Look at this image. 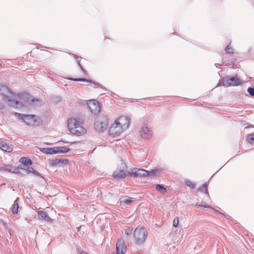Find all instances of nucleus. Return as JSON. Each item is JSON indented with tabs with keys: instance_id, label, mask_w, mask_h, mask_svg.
I'll use <instances>...</instances> for the list:
<instances>
[{
	"instance_id": "nucleus-1",
	"label": "nucleus",
	"mask_w": 254,
	"mask_h": 254,
	"mask_svg": "<svg viewBox=\"0 0 254 254\" xmlns=\"http://www.w3.org/2000/svg\"><path fill=\"white\" fill-rule=\"evenodd\" d=\"M0 94L2 95L3 100L7 102L9 106L16 109H20L23 106L20 102L11 99L8 96V94H10L14 97L16 94L7 86L0 85Z\"/></svg>"
},
{
	"instance_id": "nucleus-2",
	"label": "nucleus",
	"mask_w": 254,
	"mask_h": 254,
	"mask_svg": "<svg viewBox=\"0 0 254 254\" xmlns=\"http://www.w3.org/2000/svg\"><path fill=\"white\" fill-rule=\"evenodd\" d=\"M68 127L71 133L80 135L86 132V129L80 126L79 119L71 118L68 120Z\"/></svg>"
},
{
	"instance_id": "nucleus-3",
	"label": "nucleus",
	"mask_w": 254,
	"mask_h": 254,
	"mask_svg": "<svg viewBox=\"0 0 254 254\" xmlns=\"http://www.w3.org/2000/svg\"><path fill=\"white\" fill-rule=\"evenodd\" d=\"M133 236L136 244H143L147 236V230L144 227H137L134 231Z\"/></svg>"
},
{
	"instance_id": "nucleus-4",
	"label": "nucleus",
	"mask_w": 254,
	"mask_h": 254,
	"mask_svg": "<svg viewBox=\"0 0 254 254\" xmlns=\"http://www.w3.org/2000/svg\"><path fill=\"white\" fill-rule=\"evenodd\" d=\"M127 169V167L126 164L124 163L123 160H121V164L116 169V170L113 172V177L118 180L123 179L128 174Z\"/></svg>"
},
{
	"instance_id": "nucleus-5",
	"label": "nucleus",
	"mask_w": 254,
	"mask_h": 254,
	"mask_svg": "<svg viewBox=\"0 0 254 254\" xmlns=\"http://www.w3.org/2000/svg\"><path fill=\"white\" fill-rule=\"evenodd\" d=\"M241 83V81L235 76H225L221 79L217 86H224L225 87H229L230 86H237Z\"/></svg>"
},
{
	"instance_id": "nucleus-6",
	"label": "nucleus",
	"mask_w": 254,
	"mask_h": 254,
	"mask_svg": "<svg viewBox=\"0 0 254 254\" xmlns=\"http://www.w3.org/2000/svg\"><path fill=\"white\" fill-rule=\"evenodd\" d=\"M15 115L19 119L23 121L28 125L36 126L38 125L37 123V116L36 115L21 114V113H15Z\"/></svg>"
},
{
	"instance_id": "nucleus-7",
	"label": "nucleus",
	"mask_w": 254,
	"mask_h": 254,
	"mask_svg": "<svg viewBox=\"0 0 254 254\" xmlns=\"http://www.w3.org/2000/svg\"><path fill=\"white\" fill-rule=\"evenodd\" d=\"M94 128L97 131H104L107 128L108 120L106 118H98L94 123Z\"/></svg>"
},
{
	"instance_id": "nucleus-8",
	"label": "nucleus",
	"mask_w": 254,
	"mask_h": 254,
	"mask_svg": "<svg viewBox=\"0 0 254 254\" xmlns=\"http://www.w3.org/2000/svg\"><path fill=\"white\" fill-rule=\"evenodd\" d=\"M88 106L94 115H98L101 111V105L99 102L96 100H90L87 102Z\"/></svg>"
},
{
	"instance_id": "nucleus-9",
	"label": "nucleus",
	"mask_w": 254,
	"mask_h": 254,
	"mask_svg": "<svg viewBox=\"0 0 254 254\" xmlns=\"http://www.w3.org/2000/svg\"><path fill=\"white\" fill-rule=\"evenodd\" d=\"M123 129H127L129 126L130 119L129 117L122 116H120L115 121Z\"/></svg>"
},
{
	"instance_id": "nucleus-10",
	"label": "nucleus",
	"mask_w": 254,
	"mask_h": 254,
	"mask_svg": "<svg viewBox=\"0 0 254 254\" xmlns=\"http://www.w3.org/2000/svg\"><path fill=\"white\" fill-rule=\"evenodd\" d=\"M128 175L133 177H142L148 176V171L144 169L134 168L131 171H128Z\"/></svg>"
},
{
	"instance_id": "nucleus-11",
	"label": "nucleus",
	"mask_w": 254,
	"mask_h": 254,
	"mask_svg": "<svg viewBox=\"0 0 254 254\" xmlns=\"http://www.w3.org/2000/svg\"><path fill=\"white\" fill-rule=\"evenodd\" d=\"M127 248L125 241L122 239H118L116 243V253L112 254H125Z\"/></svg>"
},
{
	"instance_id": "nucleus-12",
	"label": "nucleus",
	"mask_w": 254,
	"mask_h": 254,
	"mask_svg": "<svg viewBox=\"0 0 254 254\" xmlns=\"http://www.w3.org/2000/svg\"><path fill=\"white\" fill-rule=\"evenodd\" d=\"M125 130L123 129L116 122L110 127L109 133L114 136H118Z\"/></svg>"
},
{
	"instance_id": "nucleus-13",
	"label": "nucleus",
	"mask_w": 254,
	"mask_h": 254,
	"mask_svg": "<svg viewBox=\"0 0 254 254\" xmlns=\"http://www.w3.org/2000/svg\"><path fill=\"white\" fill-rule=\"evenodd\" d=\"M140 134L144 139H147L151 136V133L147 127H142V130L140 132Z\"/></svg>"
},
{
	"instance_id": "nucleus-14",
	"label": "nucleus",
	"mask_w": 254,
	"mask_h": 254,
	"mask_svg": "<svg viewBox=\"0 0 254 254\" xmlns=\"http://www.w3.org/2000/svg\"><path fill=\"white\" fill-rule=\"evenodd\" d=\"M70 79L72 80H74V81H86V82H91V83H93L94 87H101L97 82H93V81H92V80H90V79H88L84 78H71Z\"/></svg>"
},
{
	"instance_id": "nucleus-15",
	"label": "nucleus",
	"mask_w": 254,
	"mask_h": 254,
	"mask_svg": "<svg viewBox=\"0 0 254 254\" xmlns=\"http://www.w3.org/2000/svg\"><path fill=\"white\" fill-rule=\"evenodd\" d=\"M0 149L4 151H12L13 148L11 146H9L8 144L4 141H0Z\"/></svg>"
},
{
	"instance_id": "nucleus-16",
	"label": "nucleus",
	"mask_w": 254,
	"mask_h": 254,
	"mask_svg": "<svg viewBox=\"0 0 254 254\" xmlns=\"http://www.w3.org/2000/svg\"><path fill=\"white\" fill-rule=\"evenodd\" d=\"M38 214L40 216V219L44 220L45 221H50V218L48 217L47 212L44 210H40L38 211Z\"/></svg>"
},
{
	"instance_id": "nucleus-17",
	"label": "nucleus",
	"mask_w": 254,
	"mask_h": 254,
	"mask_svg": "<svg viewBox=\"0 0 254 254\" xmlns=\"http://www.w3.org/2000/svg\"><path fill=\"white\" fill-rule=\"evenodd\" d=\"M19 161L24 167L32 164L31 160L28 157H22L20 158Z\"/></svg>"
},
{
	"instance_id": "nucleus-18",
	"label": "nucleus",
	"mask_w": 254,
	"mask_h": 254,
	"mask_svg": "<svg viewBox=\"0 0 254 254\" xmlns=\"http://www.w3.org/2000/svg\"><path fill=\"white\" fill-rule=\"evenodd\" d=\"M41 150L42 152L46 154H52L57 153L56 147L53 148H44Z\"/></svg>"
},
{
	"instance_id": "nucleus-19",
	"label": "nucleus",
	"mask_w": 254,
	"mask_h": 254,
	"mask_svg": "<svg viewBox=\"0 0 254 254\" xmlns=\"http://www.w3.org/2000/svg\"><path fill=\"white\" fill-rule=\"evenodd\" d=\"M4 169L3 170V171H8L10 172H12L14 173H18L19 172V167L15 168L13 167H12L11 165H4Z\"/></svg>"
},
{
	"instance_id": "nucleus-20",
	"label": "nucleus",
	"mask_w": 254,
	"mask_h": 254,
	"mask_svg": "<svg viewBox=\"0 0 254 254\" xmlns=\"http://www.w3.org/2000/svg\"><path fill=\"white\" fill-rule=\"evenodd\" d=\"M19 169H22L23 170H25L26 171V173H33V174L36 175V176H38L39 175V173L38 172H37L35 170H34L33 168L32 167H28V168L27 169H25V168H21V167H19Z\"/></svg>"
},
{
	"instance_id": "nucleus-21",
	"label": "nucleus",
	"mask_w": 254,
	"mask_h": 254,
	"mask_svg": "<svg viewBox=\"0 0 254 254\" xmlns=\"http://www.w3.org/2000/svg\"><path fill=\"white\" fill-rule=\"evenodd\" d=\"M57 153H66L70 150V149L64 146L56 147Z\"/></svg>"
},
{
	"instance_id": "nucleus-22",
	"label": "nucleus",
	"mask_w": 254,
	"mask_h": 254,
	"mask_svg": "<svg viewBox=\"0 0 254 254\" xmlns=\"http://www.w3.org/2000/svg\"><path fill=\"white\" fill-rule=\"evenodd\" d=\"M19 205L16 200L14 202L13 205L11 208V211L13 214H17L18 211Z\"/></svg>"
},
{
	"instance_id": "nucleus-23",
	"label": "nucleus",
	"mask_w": 254,
	"mask_h": 254,
	"mask_svg": "<svg viewBox=\"0 0 254 254\" xmlns=\"http://www.w3.org/2000/svg\"><path fill=\"white\" fill-rule=\"evenodd\" d=\"M67 163H68V160L66 159H56L55 160L54 164V165H58L60 163L66 164Z\"/></svg>"
},
{
	"instance_id": "nucleus-24",
	"label": "nucleus",
	"mask_w": 254,
	"mask_h": 254,
	"mask_svg": "<svg viewBox=\"0 0 254 254\" xmlns=\"http://www.w3.org/2000/svg\"><path fill=\"white\" fill-rule=\"evenodd\" d=\"M185 183L186 186L190 187L191 189H193V188L195 187V184L193 183H192L189 180H186Z\"/></svg>"
},
{
	"instance_id": "nucleus-25",
	"label": "nucleus",
	"mask_w": 254,
	"mask_h": 254,
	"mask_svg": "<svg viewBox=\"0 0 254 254\" xmlns=\"http://www.w3.org/2000/svg\"><path fill=\"white\" fill-rule=\"evenodd\" d=\"M156 189L158 191L162 193L165 192L167 190L166 189L164 186L161 185H157L156 186Z\"/></svg>"
},
{
	"instance_id": "nucleus-26",
	"label": "nucleus",
	"mask_w": 254,
	"mask_h": 254,
	"mask_svg": "<svg viewBox=\"0 0 254 254\" xmlns=\"http://www.w3.org/2000/svg\"><path fill=\"white\" fill-rule=\"evenodd\" d=\"M247 140L251 144L254 143V134H248Z\"/></svg>"
},
{
	"instance_id": "nucleus-27",
	"label": "nucleus",
	"mask_w": 254,
	"mask_h": 254,
	"mask_svg": "<svg viewBox=\"0 0 254 254\" xmlns=\"http://www.w3.org/2000/svg\"><path fill=\"white\" fill-rule=\"evenodd\" d=\"M208 184L206 183L204 184H203L202 187H200L199 189H198V190H200L201 191H203L205 190V193L208 194V190L207 189Z\"/></svg>"
},
{
	"instance_id": "nucleus-28",
	"label": "nucleus",
	"mask_w": 254,
	"mask_h": 254,
	"mask_svg": "<svg viewBox=\"0 0 254 254\" xmlns=\"http://www.w3.org/2000/svg\"><path fill=\"white\" fill-rule=\"evenodd\" d=\"M233 49L230 46V44L227 46L226 49H225V51L227 54H233Z\"/></svg>"
},
{
	"instance_id": "nucleus-29",
	"label": "nucleus",
	"mask_w": 254,
	"mask_h": 254,
	"mask_svg": "<svg viewBox=\"0 0 254 254\" xmlns=\"http://www.w3.org/2000/svg\"><path fill=\"white\" fill-rule=\"evenodd\" d=\"M157 172H158V170H156V169H154V170H152L150 171H148V176L155 175Z\"/></svg>"
},
{
	"instance_id": "nucleus-30",
	"label": "nucleus",
	"mask_w": 254,
	"mask_h": 254,
	"mask_svg": "<svg viewBox=\"0 0 254 254\" xmlns=\"http://www.w3.org/2000/svg\"><path fill=\"white\" fill-rule=\"evenodd\" d=\"M247 91L250 96H252L253 97L254 96V87H249Z\"/></svg>"
},
{
	"instance_id": "nucleus-31",
	"label": "nucleus",
	"mask_w": 254,
	"mask_h": 254,
	"mask_svg": "<svg viewBox=\"0 0 254 254\" xmlns=\"http://www.w3.org/2000/svg\"><path fill=\"white\" fill-rule=\"evenodd\" d=\"M73 57L74 58H75V59L76 60V63L77 64H78V65L80 67V68H81V69L82 70V71H84V69L82 67V66L80 64V61L78 60V57H77L76 55H73Z\"/></svg>"
},
{
	"instance_id": "nucleus-32",
	"label": "nucleus",
	"mask_w": 254,
	"mask_h": 254,
	"mask_svg": "<svg viewBox=\"0 0 254 254\" xmlns=\"http://www.w3.org/2000/svg\"><path fill=\"white\" fill-rule=\"evenodd\" d=\"M179 224V219L178 217H176L174 218L173 222V226L175 227H177L178 225Z\"/></svg>"
},
{
	"instance_id": "nucleus-33",
	"label": "nucleus",
	"mask_w": 254,
	"mask_h": 254,
	"mask_svg": "<svg viewBox=\"0 0 254 254\" xmlns=\"http://www.w3.org/2000/svg\"><path fill=\"white\" fill-rule=\"evenodd\" d=\"M132 200L130 199H126L123 201V202L127 205L130 204Z\"/></svg>"
},
{
	"instance_id": "nucleus-34",
	"label": "nucleus",
	"mask_w": 254,
	"mask_h": 254,
	"mask_svg": "<svg viewBox=\"0 0 254 254\" xmlns=\"http://www.w3.org/2000/svg\"><path fill=\"white\" fill-rule=\"evenodd\" d=\"M195 207H208V205H205V204H199V203H197L195 204Z\"/></svg>"
},
{
	"instance_id": "nucleus-35",
	"label": "nucleus",
	"mask_w": 254,
	"mask_h": 254,
	"mask_svg": "<svg viewBox=\"0 0 254 254\" xmlns=\"http://www.w3.org/2000/svg\"><path fill=\"white\" fill-rule=\"evenodd\" d=\"M125 232L127 235H129L131 233V230L129 229H126Z\"/></svg>"
},
{
	"instance_id": "nucleus-36",
	"label": "nucleus",
	"mask_w": 254,
	"mask_h": 254,
	"mask_svg": "<svg viewBox=\"0 0 254 254\" xmlns=\"http://www.w3.org/2000/svg\"><path fill=\"white\" fill-rule=\"evenodd\" d=\"M4 165H0V171H3V170L4 169Z\"/></svg>"
},
{
	"instance_id": "nucleus-37",
	"label": "nucleus",
	"mask_w": 254,
	"mask_h": 254,
	"mask_svg": "<svg viewBox=\"0 0 254 254\" xmlns=\"http://www.w3.org/2000/svg\"><path fill=\"white\" fill-rule=\"evenodd\" d=\"M57 103H58V102H60L61 101V97H57Z\"/></svg>"
},
{
	"instance_id": "nucleus-38",
	"label": "nucleus",
	"mask_w": 254,
	"mask_h": 254,
	"mask_svg": "<svg viewBox=\"0 0 254 254\" xmlns=\"http://www.w3.org/2000/svg\"><path fill=\"white\" fill-rule=\"evenodd\" d=\"M3 108V106L2 104H1L0 102V109H2Z\"/></svg>"
},
{
	"instance_id": "nucleus-39",
	"label": "nucleus",
	"mask_w": 254,
	"mask_h": 254,
	"mask_svg": "<svg viewBox=\"0 0 254 254\" xmlns=\"http://www.w3.org/2000/svg\"><path fill=\"white\" fill-rule=\"evenodd\" d=\"M35 100H36V101H38V99H35L34 98H33V99H32V102H33V103H34V101H35Z\"/></svg>"
},
{
	"instance_id": "nucleus-40",
	"label": "nucleus",
	"mask_w": 254,
	"mask_h": 254,
	"mask_svg": "<svg viewBox=\"0 0 254 254\" xmlns=\"http://www.w3.org/2000/svg\"><path fill=\"white\" fill-rule=\"evenodd\" d=\"M80 254H88L86 252H82L80 253Z\"/></svg>"
},
{
	"instance_id": "nucleus-41",
	"label": "nucleus",
	"mask_w": 254,
	"mask_h": 254,
	"mask_svg": "<svg viewBox=\"0 0 254 254\" xmlns=\"http://www.w3.org/2000/svg\"><path fill=\"white\" fill-rule=\"evenodd\" d=\"M60 141L63 142L65 143H69V142H68V141H63L62 140H60Z\"/></svg>"
},
{
	"instance_id": "nucleus-42",
	"label": "nucleus",
	"mask_w": 254,
	"mask_h": 254,
	"mask_svg": "<svg viewBox=\"0 0 254 254\" xmlns=\"http://www.w3.org/2000/svg\"><path fill=\"white\" fill-rule=\"evenodd\" d=\"M218 64H215V65L217 66V65Z\"/></svg>"
}]
</instances>
